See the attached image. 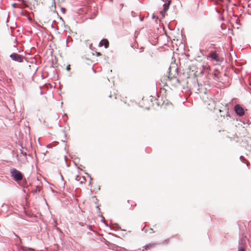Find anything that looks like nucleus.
<instances>
[{
    "label": "nucleus",
    "mask_w": 251,
    "mask_h": 251,
    "mask_svg": "<svg viewBox=\"0 0 251 251\" xmlns=\"http://www.w3.org/2000/svg\"><path fill=\"white\" fill-rule=\"evenodd\" d=\"M113 97H114V98L115 99H117V97H116V95H114L113 96Z\"/></svg>",
    "instance_id": "aec40b11"
},
{
    "label": "nucleus",
    "mask_w": 251,
    "mask_h": 251,
    "mask_svg": "<svg viewBox=\"0 0 251 251\" xmlns=\"http://www.w3.org/2000/svg\"><path fill=\"white\" fill-rule=\"evenodd\" d=\"M41 189V187L40 186H37L35 188V189H33L32 190V192L33 193H36L37 192H39L40 191Z\"/></svg>",
    "instance_id": "9b49d317"
},
{
    "label": "nucleus",
    "mask_w": 251,
    "mask_h": 251,
    "mask_svg": "<svg viewBox=\"0 0 251 251\" xmlns=\"http://www.w3.org/2000/svg\"><path fill=\"white\" fill-rule=\"evenodd\" d=\"M22 250H23V251H35L34 249L28 248L26 247H23L22 248Z\"/></svg>",
    "instance_id": "f8f14e48"
},
{
    "label": "nucleus",
    "mask_w": 251,
    "mask_h": 251,
    "mask_svg": "<svg viewBox=\"0 0 251 251\" xmlns=\"http://www.w3.org/2000/svg\"><path fill=\"white\" fill-rule=\"evenodd\" d=\"M208 56L216 62L217 64H220L224 61V58L220 56L216 51H211Z\"/></svg>",
    "instance_id": "20e7f679"
},
{
    "label": "nucleus",
    "mask_w": 251,
    "mask_h": 251,
    "mask_svg": "<svg viewBox=\"0 0 251 251\" xmlns=\"http://www.w3.org/2000/svg\"><path fill=\"white\" fill-rule=\"evenodd\" d=\"M76 179L77 181H80V183L82 184L83 183V180H85V177L84 176H77L76 177Z\"/></svg>",
    "instance_id": "ddd939ff"
},
{
    "label": "nucleus",
    "mask_w": 251,
    "mask_h": 251,
    "mask_svg": "<svg viewBox=\"0 0 251 251\" xmlns=\"http://www.w3.org/2000/svg\"><path fill=\"white\" fill-rule=\"evenodd\" d=\"M171 3V0H168V2L166 3H165L163 5V10L162 11H161L160 13L162 14V15L164 17L165 16V13L168 10L169 5Z\"/></svg>",
    "instance_id": "6e6552de"
},
{
    "label": "nucleus",
    "mask_w": 251,
    "mask_h": 251,
    "mask_svg": "<svg viewBox=\"0 0 251 251\" xmlns=\"http://www.w3.org/2000/svg\"><path fill=\"white\" fill-rule=\"evenodd\" d=\"M238 251H245V245L244 244H241L239 245Z\"/></svg>",
    "instance_id": "4468645a"
},
{
    "label": "nucleus",
    "mask_w": 251,
    "mask_h": 251,
    "mask_svg": "<svg viewBox=\"0 0 251 251\" xmlns=\"http://www.w3.org/2000/svg\"><path fill=\"white\" fill-rule=\"evenodd\" d=\"M102 46H104L105 48H107L109 46V42L108 40L104 39H102L99 44L100 47H102Z\"/></svg>",
    "instance_id": "1a4fd4ad"
},
{
    "label": "nucleus",
    "mask_w": 251,
    "mask_h": 251,
    "mask_svg": "<svg viewBox=\"0 0 251 251\" xmlns=\"http://www.w3.org/2000/svg\"><path fill=\"white\" fill-rule=\"evenodd\" d=\"M234 109L237 115L241 116H243L244 114V109L239 105H236L234 107Z\"/></svg>",
    "instance_id": "423d86ee"
},
{
    "label": "nucleus",
    "mask_w": 251,
    "mask_h": 251,
    "mask_svg": "<svg viewBox=\"0 0 251 251\" xmlns=\"http://www.w3.org/2000/svg\"><path fill=\"white\" fill-rule=\"evenodd\" d=\"M59 3H62L65 1V0H57Z\"/></svg>",
    "instance_id": "dca6fc26"
},
{
    "label": "nucleus",
    "mask_w": 251,
    "mask_h": 251,
    "mask_svg": "<svg viewBox=\"0 0 251 251\" xmlns=\"http://www.w3.org/2000/svg\"><path fill=\"white\" fill-rule=\"evenodd\" d=\"M216 109H218L220 113V116L224 118H226L228 120V118L230 117L229 114L228 112V107L227 104L220 103V105H218V107Z\"/></svg>",
    "instance_id": "f03ea898"
},
{
    "label": "nucleus",
    "mask_w": 251,
    "mask_h": 251,
    "mask_svg": "<svg viewBox=\"0 0 251 251\" xmlns=\"http://www.w3.org/2000/svg\"><path fill=\"white\" fill-rule=\"evenodd\" d=\"M67 70L68 71H69L70 70V65H68L67 67Z\"/></svg>",
    "instance_id": "a211bd4d"
},
{
    "label": "nucleus",
    "mask_w": 251,
    "mask_h": 251,
    "mask_svg": "<svg viewBox=\"0 0 251 251\" xmlns=\"http://www.w3.org/2000/svg\"><path fill=\"white\" fill-rule=\"evenodd\" d=\"M22 153L25 156L26 155V152L24 153L23 151L22 152Z\"/></svg>",
    "instance_id": "6ab92c4d"
},
{
    "label": "nucleus",
    "mask_w": 251,
    "mask_h": 251,
    "mask_svg": "<svg viewBox=\"0 0 251 251\" xmlns=\"http://www.w3.org/2000/svg\"><path fill=\"white\" fill-rule=\"evenodd\" d=\"M155 244L154 243H152V244H149L148 245H147L146 246H145V249L146 250H150L151 248H154L155 246Z\"/></svg>",
    "instance_id": "9d476101"
},
{
    "label": "nucleus",
    "mask_w": 251,
    "mask_h": 251,
    "mask_svg": "<svg viewBox=\"0 0 251 251\" xmlns=\"http://www.w3.org/2000/svg\"><path fill=\"white\" fill-rule=\"evenodd\" d=\"M207 107L209 110L211 111L216 110L217 108L216 107V103L215 101L212 100H209L208 101V103Z\"/></svg>",
    "instance_id": "0eeeda50"
},
{
    "label": "nucleus",
    "mask_w": 251,
    "mask_h": 251,
    "mask_svg": "<svg viewBox=\"0 0 251 251\" xmlns=\"http://www.w3.org/2000/svg\"><path fill=\"white\" fill-rule=\"evenodd\" d=\"M228 0L229 2H230V0Z\"/></svg>",
    "instance_id": "4be33fe9"
},
{
    "label": "nucleus",
    "mask_w": 251,
    "mask_h": 251,
    "mask_svg": "<svg viewBox=\"0 0 251 251\" xmlns=\"http://www.w3.org/2000/svg\"><path fill=\"white\" fill-rule=\"evenodd\" d=\"M10 173L11 176L16 181H20L23 179V176L22 174L18 170L15 168L10 169Z\"/></svg>",
    "instance_id": "7ed1b4c3"
},
{
    "label": "nucleus",
    "mask_w": 251,
    "mask_h": 251,
    "mask_svg": "<svg viewBox=\"0 0 251 251\" xmlns=\"http://www.w3.org/2000/svg\"><path fill=\"white\" fill-rule=\"evenodd\" d=\"M53 4L55 5V2L54 1L53 2Z\"/></svg>",
    "instance_id": "5701e85b"
},
{
    "label": "nucleus",
    "mask_w": 251,
    "mask_h": 251,
    "mask_svg": "<svg viewBox=\"0 0 251 251\" xmlns=\"http://www.w3.org/2000/svg\"><path fill=\"white\" fill-rule=\"evenodd\" d=\"M109 97H110V98H111V97H112V96H111V95H110V96H109Z\"/></svg>",
    "instance_id": "412c9836"
},
{
    "label": "nucleus",
    "mask_w": 251,
    "mask_h": 251,
    "mask_svg": "<svg viewBox=\"0 0 251 251\" xmlns=\"http://www.w3.org/2000/svg\"><path fill=\"white\" fill-rule=\"evenodd\" d=\"M96 54L97 56H100L101 55V53L100 52H96Z\"/></svg>",
    "instance_id": "f3484780"
},
{
    "label": "nucleus",
    "mask_w": 251,
    "mask_h": 251,
    "mask_svg": "<svg viewBox=\"0 0 251 251\" xmlns=\"http://www.w3.org/2000/svg\"><path fill=\"white\" fill-rule=\"evenodd\" d=\"M161 81L164 84V85L170 88L177 87L180 84V82L176 77H172L170 75L163 76Z\"/></svg>",
    "instance_id": "f257e3e1"
},
{
    "label": "nucleus",
    "mask_w": 251,
    "mask_h": 251,
    "mask_svg": "<svg viewBox=\"0 0 251 251\" xmlns=\"http://www.w3.org/2000/svg\"><path fill=\"white\" fill-rule=\"evenodd\" d=\"M11 58L14 61L22 62L23 61V57L21 55L14 53L10 55Z\"/></svg>",
    "instance_id": "39448f33"
},
{
    "label": "nucleus",
    "mask_w": 251,
    "mask_h": 251,
    "mask_svg": "<svg viewBox=\"0 0 251 251\" xmlns=\"http://www.w3.org/2000/svg\"><path fill=\"white\" fill-rule=\"evenodd\" d=\"M61 10L62 12V13L63 14H64V13H65L66 10V9L65 8L62 7V8H61Z\"/></svg>",
    "instance_id": "2eb2a0df"
}]
</instances>
